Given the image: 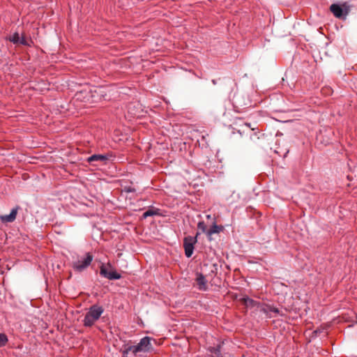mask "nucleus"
Segmentation results:
<instances>
[{
  "label": "nucleus",
  "instance_id": "6e6552de",
  "mask_svg": "<svg viewBox=\"0 0 357 357\" xmlns=\"http://www.w3.org/2000/svg\"><path fill=\"white\" fill-rule=\"evenodd\" d=\"M20 209L19 206L13 208L9 215H0V220L2 223L13 222L15 220L17 212Z\"/></svg>",
  "mask_w": 357,
  "mask_h": 357
},
{
  "label": "nucleus",
  "instance_id": "2eb2a0df",
  "mask_svg": "<svg viewBox=\"0 0 357 357\" xmlns=\"http://www.w3.org/2000/svg\"><path fill=\"white\" fill-rule=\"evenodd\" d=\"M20 35L18 33L15 32L13 35L9 37L8 40L14 44H18L20 41Z\"/></svg>",
  "mask_w": 357,
  "mask_h": 357
},
{
  "label": "nucleus",
  "instance_id": "7ed1b4c3",
  "mask_svg": "<svg viewBox=\"0 0 357 357\" xmlns=\"http://www.w3.org/2000/svg\"><path fill=\"white\" fill-rule=\"evenodd\" d=\"M93 259V255L91 252H86L83 257L73 261L72 267L75 271L81 273L91 265Z\"/></svg>",
  "mask_w": 357,
  "mask_h": 357
},
{
  "label": "nucleus",
  "instance_id": "412c9836",
  "mask_svg": "<svg viewBox=\"0 0 357 357\" xmlns=\"http://www.w3.org/2000/svg\"><path fill=\"white\" fill-rule=\"evenodd\" d=\"M252 135H254V136H255V137H256L257 139H259V137H257V132H254L252 133V135H250V137H252Z\"/></svg>",
  "mask_w": 357,
  "mask_h": 357
},
{
  "label": "nucleus",
  "instance_id": "6ab92c4d",
  "mask_svg": "<svg viewBox=\"0 0 357 357\" xmlns=\"http://www.w3.org/2000/svg\"><path fill=\"white\" fill-rule=\"evenodd\" d=\"M123 191L125 192H135L136 190L132 186H125L123 189Z\"/></svg>",
  "mask_w": 357,
  "mask_h": 357
},
{
  "label": "nucleus",
  "instance_id": "4be33fe9",
  "mask_svg": "<svg viewBox=\"0 0 357 357\" xmlns=\"http://www.w3.org/2000/svg\"><path fill=\"white\" fill-rule=\"evenodd\" d=\"M212 82H213V84H216V80L215 79H213Z\"/></svg>",
  "mask_w": 357,
  "mask_h": 357
},
{
  "label": "nucleus",
  "instance_id": "9b49d317",
  "mask_svg": "<svg viewBox=\"0 0 357 357\" xmlns=\"http://www.w3.org/2000/svg\"><path fill=\"white\" fill-rule=\"evenodd\" d=\"M223 342L218 344L216 347H211L208 348V351L215 355L216 357H222L221 356V347Z\"/></svg>",
  "mask_w": 357,
  "mask_h": 357
},
{
  "label": "nucleus",
  "instance_id": "a211bd4d",
  "mask_svg": "<svg viewBox=\"0 0 357 357\" xmlns=\"http://www.w3.org/2000/svg\"><path fill=\"white\" fill-rule=\"evenodd\" d=\"M19 43L26 46H31V44L28 43L24 36L20 38Z\"/></svg>",
  "mask_w": 357,
  "mask_h": 357
},
{
  "label": "nucleus",
  "instance_id": "39448f33",
  "mask_svg": "<svg viewBox=\"0 0 357 357\" xmlns=\"http://www.w3.org/2000/svg\"><path fill=\"white\" fill-rule=\"evenodd\" d=\"M115 157V154L112 151L107 152L105 154H93L87 158V162L91 163L95 161H100L105 163L106 161L113 159Z\"/></svg>",
  "mask_w": 357,
  "mask_h": 357
},
{
  "label": "nucleus",
  "instance_id": "1a4fd4ad",
  "mask_svg": "<svg viewBox=\"0 0 357 357\" xmlns=\"http://www.w3.org/2000/svg\"><path fill=\"white\" fill-rule=\"evenodd\" d=\"M197 284L198 285L199 289L205 291L207 289V282L204 277V275L202 273H199L197 275V278L196 279Z\"/></svg>",
  "mask_w": 357,
  "mask_h": 357
},
{
  "label": "nucleus",
  "instance_id": "aec40b11",
  "mask_svg": "<svg viewBox=\"0 0 357 357\" xmlns=\"http://www.w3.org/2000/svg\"><path fill=\"white\" fill-rule=\"evenodd\" d=\"M270 312H274L275 314H279L280 313V310L277 307H275L273 306H270Z\"/></svg>",
  "mask_w": 357,
  "mask_h": 357
},
{
  "label": "nucleus",
  "instance_id": "f8f14e48",
  "mask_svg": "<svg viewBox=\"0 0 357 357\" xmlns=\"http://www.w3.org/2000/svg\"><path fill=\"white\" fill-rule=\"evenodd\" d=\"M158 215H160V209L149 208L143 213L142 217H143V218H146L149 216Z\"/></svg>",
  "mask_w": 357,
  "mask_h": 357
},
{
  "label": "nucleus",
  "instance_id": "393cba45",
  "mask_svg": "<svg viewBox=\"0 0 357 357\" xmlns=\"http://www.w3.org/2000/svg\"><path fill=\"white\" fill-rule=\"evenodd\" d=\"M245 125H246L247 126H248V127H250V123H245Z\"/></svg>",
  "mask_w": 357,
  "mask_h": 357
},
{
  "label": "nucleus",
  "instance_id": "f03ea898",
  "mask_svg": "<svg viewBox=\"0 0 357 357\" xmlns=\"http://www.w3.org/2000/svg\"><path fill=\"white\" fill-rule=\"evenodd\" d=\"M151 338L146 336L140 340V342L134 346H128L123 351V355H127L129 352H132L136 355L139 352H147L152 349L151 344Z\"/></svg>",
  "mask_w": 357,
  "mask_h": 357
},
{
  "label": "nucleus",
  "instance_id": "9d476101",
  "mask_svg": "<svg viewBox=\"0 0 357 357\" xmlns=\"http://www.w3.org/2000/svg\"><path fill=\"white\" fill-rule=\"evenodd\" d=\"M224 227L222 225H217L214 223L209 229L206 231V235L211 237L213 234H218L223 231Z\"/></svg>",
  "mask_w": 357,
  "mask_h": 357
},
{
  "label": "nucleus",
  "instance_id": "0eeeda50",
  "mask_svg": "<svg viewBox=\"0 0 357 357\" xmlns=\"http://www.w3.org/2000/svg\"><path fill=\"white\" fill-rule=\"evenodd\" d=\"M100 274L109 280H119L121 278V274L116 271H107L105 264H103L100 267Z\"/></svg>",
  "mask_w": 357,
  "mask_h": 357
},
{
  "label": "nucleus",
  "instance_id": "423d86ee",
  "mask_svg": "<svg viewBox=\"0 0 357 357\" xmlns=\"http://www.w3.org/2000/svg\"><path fill=\"white\" fill-rule=\"evenodd\" d=\"M330 10L335 17L339 19H345L349 13V9L347 8L344 9L337 3H333L331 5Z\"/></svg>",
  "mask_w": 357,
  "mask_h": 357
},
{
  "label": "nucleus",
  "instance_id": "5701e85b",
  "mask_svg": "<svg viewBox=\"0 0 357 357\" xmlns=\"http://www.w3.org/2000/svg\"><path fill=\"white\" fill-rule=\"evenodd\" d=\"M323 90H327L329 91L331 89L329 88H326V89H323Z\"/></svg>",
  "mask_w": 357,
  "mask_h": 357
},
{
  "label": "nucleus",
  "instance_id": "dca6fc26",
  "mask_svg": "<svg viewBox=\"0 0 357 357\" xmlns=\"http://www.w3.org/2000/svg\"><path fill=\"white\" fill-rule=\"evenodd\" d=\"M8 341L7 335L5 333H0V347L5 346Z\"/></svg>",
  "mask_w": 357,
  "mask_h": 357
},
{
  "label": "nucleus",
  "instance_id": "ddd939ff",
  "mask_svg": "<svg viewBox=\"0 0 357 357\" xmlns=\"http://www.w3.org/2000/svg\"><path fill=\"white\" fill-rule=\"evenodd\" d=\"M243 300L245 305H246L247 306H250V307H255L256 306L258 308L259 303L257 301H255L253 299H251L248 297L244 298Z\"/></svg>",
  "mask_w": 357,
  "mask_h": 357
},
{
  "label": "nucleus",
  "instance_id": "4468645a",
  "mask_svg": "<svg viewBox=\"0 0 357 357\" xmlns=\"http://www.w3.org/2000/svg\"><path fill=\"white\" fill-rule=\"evenodd\" d=\"M270 306L271 305L266 304L258 303V308L259 310L266 314H268L270 313Z\"/></svg>",
  "mask_w": 357,
  "mask_h": 357
},
{
  "label": "nucleus",
  "instance_id": "20e7f679",
  "mask_svg": "<svg viewBox=\"0 0 357 357\" xmlns=\"http://www.w3.org/2000/svg\"><path fill=\"white\" fill-rule=\"evenodd\" d=\"M199 234L197 232L195 237L188 236L183 238V248L185 255L187 257H190L195 249V245L197 242V236Z\"/></svg>",
  "mask_w": 357,
  "mask_h": 357
},
{
  "label": "nucleus",
  "instance_id": "f257e3e1",
  "mask_svg": "<svg viewBox=\"0 0 357 357\" xmlns=\"http://www.w3.org/2000/svg\"><path fill=\"white\" fill-rule=\"evenodd\" d=\"M104 312L102 306L98 305H93L91 306L86 313L83 324L85 327H91L101 317Z\"/></svg>",
  "mask_w": 357,
  "mask_h": 357
},
{
  "label": "nucleus",
  "instance_id": "f3484780",
  "mask_svg": "<svg viewBox=\"0 0 357 357\" xmlns=\"http://www.w3.org/2000/svg\"><path fill=\"white\" fill-rule=\"evenodd\" d=\"M197 227L199 229H200L202 232L204 233H206V231H207V227H206V224L204 223V221H201V222H199L198 224H197Z\"/></svg>",
  "mask_w": 357,
  "mask_h": 357
},
{
  "label": "nucleus",
  "instance_id": "b1692460",
  "mask_svg": "<svg viewBox=\"0 0 357 357\" xmlns=\"http://www.w3.org/2000/svg\"><path fill=\"white\" fill-rule=\"evenodd\" d=\"M329 143H330V142H329L328 140H327V141H326V142H325V144H329Z\"/></svg>",
  "mask_w": 357,
  "mask_h": 357
}]
</instances>
